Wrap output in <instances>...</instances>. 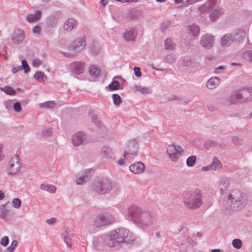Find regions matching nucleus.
Returning <instances> with one entry per match:
<instances>
[{"instance_id":"obj_28","label":"nucleus","mask_w":252,"mask_h":252,"mask_svg":"<svg viewBox=\"0 0 252 252\" xmlns=\"http://www.w3.org/2000/svg\"><path fill=\"white\" fill-rule=\"evenodd\" d=\"M89 72L91 75L97 76L99 74V69L95 65H92L89 69Z\"/></svg>"},{"instance_id":"obj_24","label":"nucleus","mask_w":252,"mask_h":252,"mask_svg":"<svg viewBox=\"0 0 252 252\" xmlns=\"http://www.w3.org/2000/svg\"><path fill=\"white\" fill-rule=\"evenodd\" d=\"M39 107L40 108H53L55 107L56 105L54 101H49L44 103H40L38 104Z\"/></svg>"},{"instance_id":"obj_25","label":"nucleus","mask_w":252,"mask_h":252,"mask_svg":"<svg viewBox=\"0 0 252 252\" xmlns=\"http://www.w3.org/2000/svg\"><path fill=\"white\" fill-rule=\"evenodd\" d=\"M34 78L40 82H43L46 79V76L43 72L39 71L35 74Z\"/></svg>"},{"instance_id":"obj_37","label":"nucleus","mask_w":252,"mask_h":252,"mask_svg":"<svg viewBox=\"0 0 252 252\" xmlns=\"http://www.w3.org/2000/svg\"><path fill=\"white\" fill-rule=\"evenodd\" d=\"M21 205V200L17 198H15L12 200V205L15 208H19Z\"/></svg>"},{"instance_id":"obj_1","label":"nucleus","mask_w":252,"mask_h":252,"mask_svg":"<svg viewBox=\"0 0 252 252\" xmlns=\"http://www.w3.org/2000/svg\"><path fill=\"white\" fill-rule=\"evenodd\" d=\"M185 204L190 208H196L201 204V193L200 190L188 194L184 198Z\"/></svg>"},{"instance_id":"obj_7","label":"nucleus","mask_w":252,"mask_h":252,"mask_svg":"<svg viewBox=\"0 0 252 252\" xmlns=\"http://www.w3.org/2000/svg\"><path fill=\"white\" fill-rule=\"evenodd\" d=\"M21 166L17 155H14L11 158L7 168V172L13 175L18 173L20 170Z\"/></svg>"},{"instance_id":"obj_57","label":"nucleus","mask_w":252,"mask_h":252,"mask_svg":"<svg viewBox=\"0 0 252 252\" xmlns=\"http://www.w3.org/2000/svg\"><path fill=\"white\" fill-rule=\"evenodd\" d=\"M157 1L162 2L165 1V0H156Z\"/></svg>"},{"instance_id":"obj_9","label":"nucleus","mask_w":252,"mask_h":252,"mask_svg":"<svg viewBox=\"0 0 252 252\" xmlns=\"http://www.w3.org/2000/svg\"><path fill=\"white\" fill-rule=\"evenodd\" d=\"M128 151L130 152L129 154L133 156L136 155V152L138 149V144L136 140H131L128 142L127 144ZM129 153L126 152L124 154V157L126 158Z\"/></svg>"},{"instance_id":"obj_29","label":"nucleus","mask_w":252,"mask_h":252,"mask_svg":"<svg viewBox=\"0 0 252 252\" xmlns=\"http://www.w3.org/2000/svg\"><path fill=\"white\" fill-rule=\"evenodd\" d=\"M18 245V242L16 240H13L9 246L5 250V252H12Z\"/></svg>"},{"instance_id":"obj_45","label":"nucleus","mask_w":252,"mask_h":252,"mask_svg":"<svg viewBox=\"0 0 252 252\" xmlns=\"http://www.w3.org/2000/svg\"><path fill=\"white\" fill-rule=\"evenodd\" d=\"M32 64L34 66L38 67L40 64V63L38 60H34L33 61Z\"/></svg>"},{"instance_id":"obj_13","label":"nucleus","mask_w":252,"mask_h":252,"mask_svg":"<svg viewBox=\"0 0 252 252\" xmlns=\"http://www.w3.org/2000/svg\"><path fill=\"white\" fill-rule=\"evenodd\" d=\"M137 32L134 29L130 28L127 30L124 34V38L126 41H131L135 39Z\"/></svg>"},{"instance_id":"obj_33","label":"nucleus","mask_w":252,"mask_h":252,"mask_svg":"<svg viewBox=\"0 0 252 252\" xmlns=\"http://www.w3.org/2000/svg\"><path fill=\"white\" fill-rule=\"evenodd\" d=\"M114 103L116 105H119L122 102L121 97L118 94H114L112 95Z\"/></svg>"},{"instance_id":"obj_48","label":"nucleus","mask_w":252,"mask_h":252,"mask_svg":"<svg viewBox=\"0 0 252 252\" xmlns=\"http://www.w3.org/2000/svg\"><path fill=\"white\" fill-rule=\"evenodd\" d=\"M232 140L235 144H237L239 143V139L237 137H234L232 139Z\"/></svg>"},{"instance_id":"obj_36","label":"nucleus","mask_w":252,"mask_h":252,"mask_svg":"<svg viewBox=\"0 0 252 252\" xmlns=\"http://www.w3.org/2000/svg\"><path fill=\"white\" fill-rule=\"evenodd\" d=\"M233 246L236 249H240L242 246V242L240 239H234L232 241Z\"/></svg>"},{"instance_id":"obj_11","label":"nucleus","mask_w":252,"mask_h":252,"mask_svg":"<svg viewBox=\"0 0 252 252\" xmlns=\"http://www.w3.org/2000/svg\"><path fill=\"white\" fill-rule=\"evenodd\" d=\"M129 168L132 173L134 174H140L144 171L145 165L142 162H138L130 165Z\"/></svg>"},{"instance_id":"obj_17","label":"nucleus","mask_w":252,"mask_h":252,"mask_svg":"<svg viewBox=\"0 0 252 252\" xmlns=\"http://www.w3.org/2000/svg\"><path fill=\"white\" fill-rule=\"evenodd\" d=\"M76 22L73 19L67 20L63 25V28L65 31H71L76 25Z\"/></svg>"},{"instance_id":"obj_21","label":"nucleus","mask_w":252,"mask_h":252,"mask_svg":"<svg viewBox=\"0 0 252 252\" xmlns=\"http://www.w3.org/2000/svg\"><path fill=\"white\" fill-rule=\"evenodd\" d=\"M134 92H139L143 94H147L149 92V89L141 86H135L133 88Z\"/></svg>"},{"instance_id":"obj_42","label":"nucleus","mask_w":252,"mask_h":252,"mask_svg":"<svg viewBox=\"0 0 252 252\" xmlns=\"http://www.w3.org/2000/svg\"><path fill=\"white\" fill-rule=\"evenodd\" d=\"M40 30H41L40 27L39 26L37 25V26H34L33 28L32 31V32L34 34H39V33L40 32Z\"/></svg>"},{"instance_id":"obj_2","label":"nucleus","mask_w":252,"mask_h":252,"mask_svg":"<svg viewBox=\"0 0 252 252\" xmlns=\"http://www.w3.org/2000/svg\"><path fill=\"white\" fill-rule=\"evenodd\" d=\"M252 99V89H245L241 92L233 94L231 96L232 103H238L251 100Z\"/></svg>"},{"instance_id":"obj_16","label":"nucleus","mask_w":252,"mask_h":252,"mask_svg":"<svg viewBox=\"0 0 252 252\" xmlns=\"http://www.w3.org/2000/svg\"><path fill=\"white\" fill-rule=\"evenodd\" d=\"M129 214L133 218H139L142 214V211L140 208L138 207L134 206L129 209Z\"/></svg>"},{"instance_id":"obj_60","label":"nucleus","mask_w":252,"mask_h":252,"mask_svg":"<svg viewBox=\"0 0 252 252\" xmlns=\"http://www.w3.org/2000/svg\"><path fill=\"white\" fill-rule=\"evenodd\" d=\"M250 117L252 118V113L251 114Z\"/></svg>"},{"instance_id":"obj_59","label":"nucleus","mask_w":252,"mask_h":252,"mask_svg":"<svg viewBox=\"0 0 252 252\" xmlns=\"http://www.w3.org/2000/svg\"><path fill=\"white\" fill-rule=\"evenodd\" d=\"M204 6H202V7H201V10H203V9L204 8Z\"/></svg>"},{"instance_id":"obj_62","label":"nucleus","mask_w":252,"mask_h":252,"mask_svg":"<svg viewBox=\"0 0 252 252\" xmlns=\"http://www.w3.org/2000/svg\"><path fill=\"white\" fill-rule=\"evenodd\" d=\"M232 65H235V63H232Z\"/></svg>"},{"instance_id":"obj_47","label":"nucleus","mask_w":252,"mask_h":252,"mask_svg":"<svg viewBox=\"0 0 252 252\" xmlns=\"http://www.w3.org/2000/svg\"><path fill=\"white\" fill-rule=\"evenodd\" d=\"M56 221L55 218H51L46 220V222L49 224H53Z\"/></svg>"},{"instance_id":"obj_12","label":"nucleus","mask_w":252,"mask_h":252,"mask_svg":"<svg viewBox=\"0 0 252 252\" xmlns=\"http://www.w3.org/2000/svg\"><path fill=\"white\" fill-rule=\"evenodd\" d=\"M25 34L23 30L18 29L15 31L14 35L12 38V41L16 44L22 42L24 38Z\"/></svg>"},{"instance_id":"obj_38","label":"nucleus","mask_w":252,"mask_h":252,"mask_svg":"<svg viewBox=\"0 0 252 252\" xmlns=\"http://www.w3.org/2000/svg\"><path fill=\"white\" fill-rule=\"evenodd\" d=\"M220 14V10H218V9H215V10H213V12H211V13L210 14V16L212 19L215 20Z\"/></svg>"},{"instance_id":"obj_8","label":"nucleus","mask_w":252,"mask_h":252,"mask_svg":"<svg viewBox=\"0 0 252 252\" xmlns=\"http://www.w3.org/2000/svg\"><path fill=\"white\" fill-rule=\"evenodd\" d=\"M214 43L213 37L210 34H206L202 36L200 43L201 45L206 48H210Z\"/></svg>"},{"instance_id":"obj_40","label":"nucleus","mask_w":252,"mask_h":252,"mask_svg":"<svg viewBox=\"0 0 252 252\" xmlns=\"http://www.w3.org/2000/svg\"><path fill=\"white\" fill-rule=\"evenodd\" d=\"M9 242V239L7 236L3 237L0 240V244L3 247L6 246Z\"/></svg>"},{"instance_id":"obj_6","label":"nucleus","mask_w":252,"mask_h":252,"mask_svg":"<svg viewBox=\"0 0 252 252\" xmlns=\"http://www.w3.org/2000/svg\"><path fill=\"white\" fill-rule=\"evenodd\" d=\"M128 235V231L125 228H119L112 232V240L116 243H123Z\"/></svg>"},{"instance_id":"obj_50","label":"nucleus","mask_w":252,"mask_h":252,"mask_svg":"<svg viewBox=\"0 0 252 252\" xmlns=\"http://www.w3.org/2000/svg\"><path fill=\"white\" fill-rule=\"evenodd\" d=\"M4 194L3 193V192L0 190V200H2L4 198Z\"/></svg>"},{"instance_id":"obj_55","label":"nucleus","mask_w":252,"mask_h":252,"mask_svg":"<svg viewBox=\"0 0 252 252\" xmlns=\"http://www.w3.org/2000/svg\"><path fill=\"white\" fill-rule=\"evenodd\" d=\"M211 252H220V251L219 249H214Z\"/></svg>"},{"instance_id":"obj_3","label":"nucleus","mask_w":252,"mask_h":252,"mask_svg":"<svg viewBox=\"0 0 252 252\" xmlns=\"http://www.w3.org/2000/svg\"><path fill=\"white\" fill-rule=\"evenodd\" d=\"M184 150L180 145H169L167 148V153L169 159L173 162H177L184 154Z\"/></svg>"},{"instance_id":"obj_46","label":"nucleus","mask_w":252,"mask_h":252,"mask_svg":"<svg viewBox=\"0 0 252 252\" xmlns=\"http://www.w3.org/2000/svg\"><path fill=\"white\" fill-rule=\"evenodd\" d=\"M22 69V66H18L16 67H14L12 69V71L13 73H15L17 72L19 70Z\"/></svg>"},{"instance_id":"obj_44","label":"nucleus","mask_w":252,"mask_h":252,"mask_svg":"<svg viewBox=\"0 0 252 252\" xmlns=\"http://www.w3.org/2000/svg\"><path fill=\"white\" fill-rule=\"evenodd\" d=\"M85 182V178L83 177L78 178L76 180V183L78 185H81Z\"/></svg>"},{"instance_id":"obj_19","label":"nucleus","mask_w":252,"mask_h":252,"mask_svg":"<svg viewBox=\"0 0 252 252\" xmlns=\"http://www.w3.org/2000/svg\"><path fill=\"white\" fill-rule=\"evenodd\" d=\"M233 41L231 36L229 34L225 35L221 40V44L222 46L225 47L230 45Z\"/></svg>"},{"instance_id":"obj_10","label":"nucleus","mask_w":252,"mask_h":252,"mask_svg":"<svg viewBox=\"0 0 252 252\" xmlns=\"http://www.w3.org/2000/svg\"><path fill=\"white\" fill-rule=\"evenodd\" d=\"M85 135L81 132L76 133L73 136L72 139V143L75 146H78L85 143Z\"/></svg>"},{"instance_id":"obj_23","label":"nucleus","mask_w":252,"mask_h":252,"mask_svg":"<svg viewBox=\"0 0 252 252\" xmlns=\"http://www.w3.org/2000/svg\"><path fill=\"white\" fill-rule=\"evenodd\" d=\"M40 188L42 190H46L51 193H54L56 189L55 186L46 184H42Z\"/></svg>"},{"instance_id":"obj_30","label":"nucleus","mask_w":252,"mask_h":252,"mask_svg":"<svg viewBox=\"0 0 252 252\" xmlns=\"http://www.w3.org/2000/svg\"><path fill=\"white\" fill-rule=\"evenodd\" d=\"M165 48L166 49H174L175 45L172 42V39H167L165 41Z\"/></svg>"},{"instance_id":"obj_5","label":"nucleus","mask_w":252,"mask_h":252,"mask_svg":"<svg viewBox=\"0 0 252 252\" xmlns=\"http://www.w3.org/2000/svg\"><path fill=\"white\" fill-rule=\"evenodd\" d=\"M94 187L97 193L102 194L109 192L112 188L110 183L106 180L95 182Z\"/></svg>"},{"instance_id":"obj_22","label":"nucleus","mask_w":252,"mask_h":252,"mask_svg":"<svg viewBox=\"0 0 252 252\" xmlns=\"http://www.w3.org/2000/svg\"><path fill=\"white\" fill-rule=\"evenodd\" d=\"M246 36V32L243 30H239L236 33L234 36V39L236 41L240 42Z\"/></svg>"},{"instance_id":"obj_20","label":"nucleus","mask_w":252,"mask_h":252,"mask_svg":"<svg viewBox=\"0 0 252 252\" xmlns=\"http://www.w3.org/2000/svg\"><path fill=\"white\" fill-rule=\"evenodd\" d=\"M85 68V64L83 63H76L75 64L74 71L75 73L80 74L83 72Z\"/></svg>"},{"instance_id":"obj_58","label":"nucleus","mask_w":252,"mask_h":252,"mask_svg":"<svg viewBox=\"0 0 252 252\" xmlns=\"http://www.w3.org/2000/svg\"><path fill=\"white\" fill-rule=\"evenodd\" d=\"M197 235L199 237L201 236V235H202V234L200 233H198Z\"/></svg>"},{"instance_id":"obj_14","label":"nucleus","mask_w":252,"mask_h":252,"mask_svg":"<svg viewBox=\"0 0 252 252\" xmlns=\"http://www.w3.org/2000/svg\"><path fill=\"white\" fill-rule=\"evenodd\" d=\"M64 243L68 248H70L72 245L73 234L70 232H64L63 234Z\"/></svg>"},{"instance_id":"obj_34","label":"nucleus","mask_w":252,"mask_h":252,"mask_svg":"<svg viewBox=\"0 0 252 252\" xmlns=\"http://www.w3.org/2000/svg\"><path fill=\"white\" fill-rule=\"evenodd\" d=\"M3 91L8 94L14 95L16 94L15 91L10 87H5L3 89Z\"/></svg>"},{"instance_id":"obj_56","label":"nucleus","mask_w":252,"mask_h":252,"mask_svg":"<svg viewBox=\"0 0 252 252\" xmlns=\"http://www.w3.org/2000/svg\"><path fill=\"white\" fill-rule=\"evenodd\" d=\"M223 66H220L218 68H216V70H218V69H223Z\"/></svg>"},{"instance_id":"obj_15","label":"nucleus","mask_w":252,"mask_h":252,"mask_svg":"<svg viewBox=\"0 0 252 252\" xmlns=\"http://www.w3.org/2000/svg\"><path fill=\"white\" fill-rule=\"evenodd\" d=\"M220 82L219 78L217 77H212L210 78L207 82V87L210 89H213L216 88Z\"/></svg>"},{"instance_id":"obj_43","label":"nucleus","mask_w":252,"mask_h":252,"mask_svg":"<svg viewBox=\"0 0 252 252\" xmlns=\"http://www.w3.org/2000/svg\"><path fill=\"white\" fill-rule=\"evenodd\" d=\"M134 74L136 77H140L141 75L139 67H134L133 68Z\"/></svg>"},{"instance_id":"obj_35","label":"nucleus","mask_w":252,"mask_h":252,"mask_svg":"<svg viewBox=\"0 0 252 252\" xmlns=\"http://www.w3.org/2000/svg\"><path fill=\"white\" fill-rule=\"evenodd\" d=\"M20 66H22V69H24L25 73H28L30 71V67L26 60H22V65Z\"/></svg>"},{"instance_id":"obj_53","label":"nucleus","mask_w":252,"mask_h":252,"mask_svg":"<svg viewBox=\"0 0 252 252\" xmlns=\"http://www.w3.org/2000/svg\"><path fill=\"white\" fill-rule=\"evenodd\" d=\"M203 169L204 171H206V170H207L208 169H211L210 168V165L209 166L203 167Z\"/></svg>"},{"instance_id":"obj_51","label":"nucleus","mask_w":252,"mask_h":252,"mask_svg":"<svg viewBox=\"0 0 252 252\" xmlns=\"http://www.w3.org/2000/svg\"><path fill=\"white\" fill-rule=\"evenodd\" d=\"M118 163L120 165H123L125 163V161L124 159H120L118 161Z\"/></svg>"},{"instance_id":"obj_18","label":"nucleus","mask_w":252,"mask_h":252,"mask_svg":"<svg viewBox=\"0 0 252 252\" xmlns=\"http://www.w3.org/2000/svg\"><path fill=\"white\" fill-rule=\"evenodd\" d=\"M41 16V12L37 11L34 14H29L27 16V19L29 23L37 21Z\"/></svg>"},{"instance_id":"obj_52","label":"nucleus","mask_w":252,"mask_h":252,"mask_svg":"<svg viewBox=\"0 0 252 252\" xmlns=\"http://www.w3.org/2000/svg\"><path fill=\"white\" fill-rule=\"evenodd\" d=\"M100 1L103 5H105L107 3V0H100Z\"/></svg>"},{"instance_id":"obj_26","label":"nucleus","mask_w":252,"mask_h":252,"mask_svg":"<svg viewBox=\"0 0 252 252\" xmlns=\"http://www.w3.org/2000/svg\"><path fill=\"white\" fill-rule=\"evenodd\" d=\"M221 167V164L217 158H214L213 163L210 165V168L212 170L219 169Z\"/></svg>"},{"instance_id":"obj_54","label":"nucleus","mask_w":252,"mask_h":252,"mask_svg":"<svg viewBox=\"0 0 252 252\" xmlns=\"http://www.w3.org/2000/svg\"><path fill=\"white\" fill-rule=\"evenodd\" d=\"M175 1V2L176 3H181L183 0H174Z\"/></svg>"},{"instance_id":"obj_4","label":"nucleus","mask_w":252,"mask_h":252,"mask_svg":"<svg viewBox=\"0 0 252 252\" xmlns=\"http://www.w3.org/2000/svg\"><path fill=\"white\" fill-rule=\"evenodd\" d=\"M113 221V218L111 215L102 213L96 217L94 222V225L96 227H101L109 224Z\"/></svg>"},{"instance_id":"obj_31","label":"nucleus","mask_w":252,"mask_h":252,"mask_svg":"<svg viewBox=\"0 0 252 252\" xmlns=\"http://www.w3.org/2000/svg\"><path fill=\"white\" fill-rule=\"evenodd\" d=\"M109 89L111 91L118 90L120 87V84L117 81H113L108 86Z\"/></svg>"},{"instance_id":"obj_61","label":"nucleus","mask_w":252,"mask_h":252,"mask_svg":"<svg viewBox=\"0 0 252 252\" xmlns=\"http://www.w3.org/2000/svg\"><path fill=\"white\" fill-rule=\"evenodd\" d=\"M90 172L92 173L93 172V170H90Z\"/></svg>"},{"instance_id":"obj_39","label":"nucleus","mask_w":252,"mask_h":252,"mask_svg":"<svg viewBox=\"0 0 252 252\" xmlns=\"http://www.w3.org/2000/svg\"><path fill=\"white\" fill-rule=\"evenodd\" d=\"M244 58L248 61H252V51H247L244 54Z\"/></svg>"},{"instance_id":"obj_32","label":"nucleus","mask_w":252,"mask_h":252,"mask_svg":"<svg viewBox=\"0 0 252 252\" xmlns=\"http://www.w3.org/2000/svg\"><path fill=\"white\" fill-rule=\"evenodd\" d=\"M196 158L195 156H190L187 159V164L189 166H192L195 163Z\"/></svg>"},{"instance_id":"obj_27","label":"nucleus","mask_w":252,"mask_h":252,"mask_svg":"<svg viewBox=\"0 0 252 252\" xmlns=\"http://www.w3.org/2000/svg\"><path fill=\"white\" fill-rule=\"evenodd\" d=\"M189 30L190 32V33L192 34L193 36L197 35L199 34V28L196 25H191L189 27Z\"/></svg>"},{"instance_id":"obj_49","label":"nucleus","mask_w":252,"mask_h":252,"mask_svg":"<svg viewBox=\"0 0 252 252\" xmlns=\"http://www.w3.org/2000/svg\"><path fill=\"white\" fill-rule=\"evenodd\" d=\"M198 0H188L187 2L189 4H191L192 3H195L197 2Z\"/></svg>"},{"instance_id":"obj_41","label":"nucleus","mask_w":252,"mask_h":252,"mask_svg":"<svg viewBox=\"0 0 252 252\" xmlns=\"http://www.w3.org/2000/svg\"><path fill=\"white\" fill-rule=\"evenodd\" d=\"M14 110L16 112H20L22 110L21 104L19 102H15L13 105Z\"/></svg>"}]
</instances>
